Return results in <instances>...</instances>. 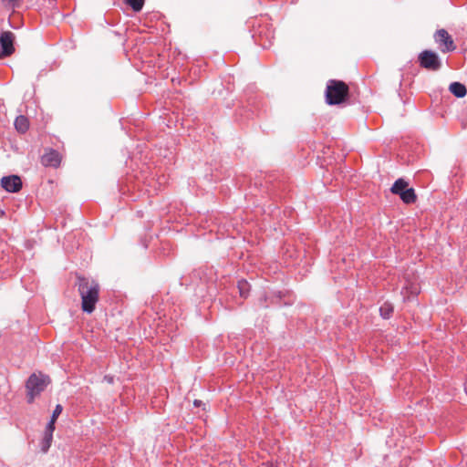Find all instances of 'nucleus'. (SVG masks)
I'll return each instance as SVG.
<instances>
[{
	"mask_svg": "<svg viewBox=\"0 0 467 467\" xmlns=\"http://www.w3.org/2000/svg\"><path fill=\"white\" fill-rule=\"evenodd\" d=\"M393 312V306L391 304L385 302L383 306H381V317L389 318L390 314Z\"/></svg>",
	"mask_w": 467,
	"mask_h": 467,
	"instance_id": "16",
	"label": "nucleus"
},
{
	"mask_svg": "<svg viewBox=\"0 0 467 467\" xmlns=\"http://www.w3.org/2000/svg\"><path fill=\"white\" fill-rule=\"evenodd\" d=\"M49 382L50 379L47 376L42 373H33L28 378L26 384L27 402L33 403L36 397L39 396L40 393L45 390Z\"/></svg>",
	"mask_w": 467,
	"mask_h": 467,
	"instance_id": "3",
	"label": "nucleus"
},
{
	"mask_svg": "<svg viewBox=\"0 0 467 467\" xmlns=\"http://www.w3.org/2000/svg\"><path fill=\"white\" fill-rule=\"evenodd\" d=\"M14 38L15 36L10 31L3 32L0 35V58L9 57L14 53Z\"/></svg>",
	"mask_w": 467,
	"mask_h": 467,
	"instance_id": "6",
	"label": "nucleus"
},
{
	"mask_svg": "<svg viewBox=\"0 0 467 467\" xmlns=\"http://www.w3.org/2000/svg\"><path fill=\"white\" fill-rule=\"evenodd\" d=\"M400 197L403 202L406 204L414 203L416 202L417 196L415 194V191L413 188H407L405 191L400 192Z\"/></svg>",
	"mask_w": 467,
	"mask_h": 467,
	"instance_id": "10",
	"label": "nucleus"
},
{
	"mask_svg": "<svg viewBox=\"0 0 467 467\" xmlns=\"http://www.w3.org/2000/svg\"><path fill=\"white\" fill-rule=\"evenodd\" d=\"M126 3L131 6L133 11L139 12L142 9L144 5V0H125Z\"/></svg>",
	"mask_w": 467,
	"mask_h": 467,
	"instance_id": "17",
	"label": "nucleus"
},
{
	"mask_svg": "<svg viewBox=\"0 0 467 467\" xmlns=\"http://www.w3.org/2000/svg\"><path fill=\"white\" fill-rule=\"evenodd\" d=\"M5 214V212L3 210H0V216H3Z\"/></svg>",
	"mask_w": 467,
	"mask_h": 467,
	"instance_id": "21",
	"label": "nucleus"
},
{
	"mask_svg": "<svg viewBox=\"0 0 467 467\" xmlns=\"http://www.w3.org/2000/svg\"><path fill=\"white\" fill-rule=\"evenodd\" d=\"M238 289L242 297H246L249 293V284L245 280L238 282Z\"/></svg>",
	"mask_w": 467,
	"mask_h": 467,
	"instance_id": "15",
	"label": "nucleus"
},
{
	"mask_svg": "<svg viewBox=\"0 0 467 467\" xmlns=\"http://www.w3.org/2000/svg\"><path fill=\"white\" fill-rule=\"evenodd\" d=\"M62 410H63V407L60 404H57L56 406L55 410H53L50 420L56 421L57 419L58 418V416L61 414Z\"/></svg>",
	"mask_w": 467,
	"mask_h": 467,
	"instance_id": "18",
	"label": "nucleus"
},
{
	"mask_svg": "<svg viewBox=\"0 0 467 467\" xmlns=\"http://www.w3.org/2000/svg\"><path fill=\"white\" fill-rule=\"evenodd\" d=\"M404 288L412 296H417L420 293L419 285L413 282L407 281L404 285Z\"/></svg>",
	"mask_w": 467,
	"mask_h": 467,
	"instance_id": "14",
	"label": "nucleus"
},
{
	"mask_svg": "<svg viewBox=\"0 0 467 467\" xmlns=\"http://www.w3.org/2000/svg\"><path fill=\"white\" fill-rule=\"evenodd\" d=\"M348 95V85L336 79H330L326 88V102L328 105H338L345 101Z\"/></svg>",
	"mask_w": 467,
	"mask_h": 467,
	"instance_id": "2",
	"label": "nucleus"
},
{
	"mask_svg": "<svg viewBox=\"0 0 467 467\" xmlns=\"http://www.w3.org/2000/svg\"><path fill=\"white\" fill-rule=\"evenodd\" d=\"M83 312L90 314L95 310L99 297V285L95 280L79 277L78 282Z\"/></svg>",
	"mask_w": 467,
	"mask_h": 467,
	"instance_id": "1",
	"label": "nucleus"
},
{
	"mask_svg": "<svg viewBox=\"0 0 467 467\" xmlns=\"http://www.w3.org/2000/svg\"><path fill=\"white\" fill-rule=\"evenodd\" d=\"M15 127L19 132L25 133L29 127L28 119L22 115L16 117L15 119Z\"/></svg>",
	"mask_w": 467,
	"mask_h": 467,
	"instance_id": "11",
	"label": "nucleus"
},
{
	"mask_svg": "<svg viewBox=\"0 0 467 467\" xmlns=\"http://www.w3.org/2000/svg\"><path fill=\"white\" fill-rule=\"evenodd\" d=\"M1 186L8 192H17L22 188V181L17 175L5 176L1 179Z\"/></svg>",
	"mask_w": 467,
	"mask_h": 467,
	"instance_id": "7",
	"label": "nucleus"
},
{
	"mask_svg": "<svg viewBox=\"0 0 467 467\" xmlns=\"http://www.w3.org/2000/svg\"><path fill=\"white\" fill-rule=\"evenodd\" d=\"M193 404H194V406L199 407V406H200V404H201V400H194V403H193Z\"/></svg>",
	"mask_w": 467,
	"mask_h": 467,
	"instance_id": "20",
	"label": "nucleus"
},
{
	"mask_svg": "<svg viewBox=\"0 0 467 467\" xmlns=\"http://www.w3.org/2000/svg\"><path fill=\"white\" fill-rule=\"evenodd\" d=\"M408 188V182L403 179H398L392 187L390 188V191L394 194H400L402 191H405Z\"/></svg>",
	"mask_w": 467,
	"mask_h": 467,
	"instance_id": "12",
	"label": "nucleus"
},
{
	"mask_svg": "<svg viewBox=\"0 0 467 467\" xmlns=\"http://www.w3.org/2000/svg\"><path fill=\"white\" fill-rule=\"evenodd\" d=\"M418 61L421 67L428 70L437 71L441 67L439 56L432 50L426 49L420 52L418 56Z\"/></svg>",
	"mask_w": 467,
	"mask_h": 467,
	"instance_id": "4",
	"label": "nucleus"
},
{
	"mask_svg": "<svg viewBox=\"0 0 467 467\" xmlns=\"http://www.w3.org/2000/svg\"><path fill=\"white\" fill-rule=\"evenodd\" d=\"M449 90L459 99L465 97L467 93L466 87L460 82H452L449 87Z\"/></svg>",
	"mask_w": 467,
	"mask_h": 467,
	"instance_id": "9",
	"label": "nucleus"
},
{
	"mask_svg": "<svg viewBox=\"0 0 467 467\" xmlns=\"http://www.w3.org/2000/svg\"><path fill=\"white\" fill-rule=\"evenodd\" d=\"M41 162L46 167L57 168L60 165L61 155L58 151L49 149L41 158Z\"/></svg>",
	"mask_w": 467,
	"mask_h": 467,
	"instance_id": "8",
	"label": "nucleus"
},
{
	"mask_svg": "<svg viewBox=\"0 0 467 467\" xmlns=\"http://www.w3.org/2000/svg\"><path fill=\"white\" fill-rule=\"evenodd\" d=\"M55 423L56 421L50 420L46 427L45 433L53 434L55 431Z\"/></svg>",
	"mask_w": 467,
	"mask_h": 467,
	"instance_id": "19",
	"label": "nucleus"
},
{
	"mask_svg": "<svg viewBox=\"0 0 467 467\" xmlns=\"http://www.w3.org/2000/svg\"><path fill=\"white\" fill-rule=\"evenodd\" d=\"M435 43L442 53L452 52L456 49V45L451 35L443 28L438 29L433 36Z\"/></svg>",
	"mask_w": 467,
	"mask_h": 467,
	"instance_id": "5",
	"label": "nucleus"
},
{
	"mask_svg": "<svg viewBox=\"0 0 467 467\" xmlns=\"http://www.w3.org/2000/svg\"><path fill=\"white\" fill-rule=\"evenodd\" d=\"M53 434L44 433V438L41 442V449L44 452H47L51 446Z\"/></svg>",
	"mask_w": 467,
	"mask_h": 467,
	"instance_id": "13",
	"label": "nucleus"
}]
</instances>
